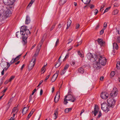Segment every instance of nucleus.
<instances>
[{
  "label": "nucleus",
  "mask_w": 120,
  "mask_h": 120,
  "mask_svg": "<svg viewBox=\"0 0 120 120\" xmlns=\"http://www.w3.org/2000/svg\"><path fill=\"white\" fill-rule=\"evenodd\" d=\"M113 47L114 49L117 50L118 48V45L116 43H114L113 44Z\"/></svg>",
  "instance_id": "nucleus-23"
},
{
  "label": "nucleus",
  "mask_w": 120,
  "mask_h": 120,
  "mask_svg": "<svg viewBox=\"0 0 120 120\" xmlns=\"http://www.w3.org/2000/svg\"><path fill=\"white\" fill-rule=\"evenodd\" d=\"M105 29L104 28H103L101 30V31L100 32V35H102L103 33L104 32V31L105 30Z\"/></svg>",
  "instance_id": "nucleus-46"
},
{
  "label": "nucleus",
  "mask_w": 120,
  "mask_h": 120,
  "mask_svg": "<svg viewBox=\"0 0 120 120\" xmlns=\"http://www.w3.org/2000/svg\"><path fill=\"white\" fill-rule=\"evenodd\" d=\"M51 74V73H49V75H47V76L46 77L45 79V80H44L45 81H46V80L47 79H48L50 75Z\"/></svg>",
  "instance_id": "nucleus-45"
},
{
  "label": "nucleus",
  "mask_w": 120,
  "mask_h": 120,
  "mask_svg": "<svg viewBox=\"0 0 120 120\" xmlns=\"http://www.w3.org/2000/svg\"><path fill=\"white\" fill-rule=\"evenodd\" d=\"M98 12V10L97 9H96L94 10V13L95 15H96Z\"/></svg>",
  "instance_id": "nucleus-53"
},
{
  "label": "nucleus",
  "mask_w": 120,
  "mask_h": 120,
  "mask_svg": "<svg viewBox=\"0 0 120 120\" xmlns=\"http://www.w3.org/2000/svg\"><path fill=\"white\" fill-rule=\"evenodd\" d=\"M35 0H31L30 4L28 5L27 7H31L32 4H33Z\"/></svg>",
  "instance_id": "nucleus-32"
},
{
  "label": "nucleus",
  "mask_w": 120,
  "mask_h": 120,
  "mask_svg": "<svg viewBox=\"0 0 120 120\" xmlns=\"http://www.w3.org/2000/svg\"><path fill=\"white\" fill-rule=\"evenodd\" d=\"M86 56L88 59L91 61V60L93 59V61H94V58H94L93 55L90 53H89L87 54Z\"/></svg>",
  "instance_id": "nucleus-14"
},
{
  "label": "nucleus",
  "mask_w": 120,
  "mask_h": 120,
  "mask_svg": "<svg viewBox=\"0 0 120 120\" xmlns=\"http://www.w3.org/2000/svg\"><path fill=\"white\" fill-rule=\"evenodd\" d=\"M20 105H19V104H18L17 107H15V112H17L19 110V106Z\"/></svg>",
  "instance_id": "nucleus-38"
},
{
  "label": "nucleus",
  "mask_w": 120,
  "mask_h": 120,
  "mask_svg": "<svg viewBox=\"0 0 120 120\" xmlns=\"http://www.w3.org/2000/svg\"><path fill=\"white\" fill-rule=\"evenodd\" d=\"M89 7L91 9H92L94 7V5L91 4L89 6Z\"/></svg>",
  "instance_id": "nucleus-54"
},
{
  "label": "nucleus",
  "mask_w": 120,
  "mask_h": 120,
  "mask_svg": "<svg viewBox=\"0 0 120 120\" xmlns=\"http://www.w3.org/2000/svg\"><path fill=\"white\" fill-rule=\"evenodd\" d=\"M66 70H64V69L62 71H61V75H64L66 72Z\"/></svg>",
  "instance_id": "nucleus-44"
},
{
  "label": "nucleus",
  "mask_w": 120,
  "mask_h": 120,
  "mask_svg": "<svg viewBox=\"0 0 120 120\" xmlns=\"http://www.w3.org/2000/svg\"><path fill=\"white\" fill-rule=\"evenodd\" d=\"M30 17L28 15H27L25 21V24H28L30 23Z\"/></svg>",
  "instance_id": "nucleus-18"
},
{
  "label": "nucleus",
  "mask_w": 120,
  "mask_h": 120,
  "mask_svg": "<svg viewBox=\"0 0 120 120\" xmlns=\"http://www.w3.org/2000/svg\"><path fill=\"white\" fill-rule=\"evenodd\" d=\"M45 65H44L43 67L41 69V71L42 72H43V73H44L45 71Z\"/></svg>",
  "instance_id": "nucleus-43"
},
{
  "label": "nucleus",
  "mask_w": 120,
  "mask_h": 120,
  "mask_svg": "<svg viewBox=\"0 0 120 120\" xmlns=\"http://www.w3.org/2000/svg\"><path fill=\"white\" fill-rule=\"evenodd\" d=\"M107 102L109 106L112 108H113L114 106L116 101L113 99L110 98L107 99Z\"/></svg>",
  "instance_id": "nucleus-5"
},
{
  "label": "nucleus",
  "mask_w": 120,
  "mask_h": 120,
  "mask_svg": "<svg viewBox=\"0 0 120 120\" xmlns=\"http://www.w3.org/2000/svg\"><path fill=\"white\" fill-rule=\"evenodd\" d=\"M32 115L29 113L27 117L26 118V120H28L29 118H30L31 116Z\"/></svg>",
  "instance_id": "nucleus-52"
},
{
  "label": "nucleus",
  "mask_w": 120,
  "mask_h": 120,
  "mask_svg": "<svg viewBox=\"0 0 120 120\" xmlns=\"http://www.w3.org/2000/svg\"><path fill=\"white\" fill-rule=\"evenodd\" d=\"M93 67L95 69H98L100 68V63L98 62H96L95 64H93Z\"/></svg>",
  "instance_id": "nucleus-16"
},
{
  "label": "nucleus",
  "mask_w": 120,
  "mask_h": 120,
  "mask_svg": "<svg viewBox=\"0 0 120 120\" xmlns=\"http://www.w3.org/2000/svg\"><path fill=\"white\" fill-rule=\"evenodd\" d=\"M107 25V24L106 22H104V24L103 28L105 29Z\"/></svg>",
  "instance_id": "nucleus-49"
},
{
  "label": "nucleus",
  "mask_w": 120,
  "mask_h": 120,
  "mask_svg": "<svg viewBox=\"0 0 120 120\" xmlns=\"http://www.w3.org/2000/svg\"><path fill=\"white\" fill-rule=\"evenodd\" d=\"M72 108H67L65 110V113H68L69 112V111H71L72 109Z\"/></svg>",
  "instance_id": "nucleus-28"
},
{
  "label": "nucleus",
  "mask_w": 120,
  "mask_h": 120,
  "mask_svg": "<svg viewBox=\"0 0 120 120\" xmlns=\"http://www.w3.org/2000/svg\"><path fill=\"white\" fill-rule=\"evenodd\" d=\"M15 76H12L10 78L9 80V81L10 82H11L15 78Z\"/></svg>",
  "instance_id": "nucleus-36"
},
{
  "label": "nucleus",
  "mask_w": 120,
  "mask_h": 120,
  "mask_svg": "<svg viewBox=\"0 0 120 120\" xmlns=\"http://www.w3.org/2000/svg\"><path fill=\"white\" fill-rule=\"evenodd\" d=\"M109 106L106 103H103L101 105L102 109L106 112H108L109 110Z\"/></svg>",
  "instance_id": "nucleus-7"
},
{
  "label": "nucleus",
  "mask_w": 120,
  "mask_h": 120,
  "mask_svg": "<svg viewBox=\"0 0 120 120\" xmlns=\"http://www.w3.org/2000/svg\"><path fill=\"white\" fill-rule=\"evenodd\" d=\"M30 32L29 29H27L26 30L25 32L22 35V42L24 45L26 44L27 43L26 39L28 37V34H30Z\"/></svg>",
  "instance_id": "nucleus-4"
},
{
  "label": "nucleus",
  "mask_w": 120,
  "mask_h": 120,
  "mask_svg": "<svg viewBox=\"0 0 120 120\" xmlns=\"http://www.w3.org/2000/svg\"><path fill=\"white\" fill-rule=\"evenodd\" d=\"M16 37L18 38H21L22 36V35L21 34V32H17L15 34Z\"/></svg>",
  "instance_id": "nucleus-22"
},
{
  "label": "nucleus",
  "mask_w": 120,
  "mask_h": 120,
  "mask_svg": "<svg viewBox=\"0 0 120 120\" xmlns=\"http://www.w3.org/2000/svg\"><path fill=\"white\" fill-rule=\"evenodd\" d=\"M95 58L94 61H96L98 59V61L99 63L102 65H105L106 64V59L104 57H102L101 55H95Z\"/></svg>",
  "instance_id": "nucleus-3"
},
{
  "label": "nucleus",
  "mask_w": 120,
  "mask_h": 120,
  "mask_svg": "<svg viewBox=\"0 0 120 120\" xmlns=\"http://www.w3.org/2000/svg\"><path fill=\"white\" fill-rule=\"evenodd\" d=\"M119 5V4L116 3H115L114 4V7H118Z\"/></svg>",
  "instance_id": "nucleus-55"
},
{
  "label": "nucleus",
  "mask_w": 120,
  "mask_h": 120,
  "mask_svg": "<svg viewBox=\"0 0 120 120\" xmlns=\"http://www.w3.org/2000/svg\"><path fill=\"white\" fill-rule=\"evenodd\" d=\"M43 39H42L39 42V45H38L36 52L35 54V55H37L39 53V52L41 49V46L43 43Z\"/></svg>",
  "instance_id": "nucleus-6"
},
{
  "label": "nucleus",
  "mask_w": 120,
  "mask_h": 120,
  "mask_svg": "<svg viewBox=\"0 0 120 120\" xmlns=\"http://www.w3.org/2000/svg\"><path fill=\"white\" fill-rule=\"evenodd\" d=\"M36 91V89L35 88V89H34V90L32 91V95H33L34 94V93Z\"/></svg>",
  "instance_id": "nucleus-58"
},
{
  "label": "nucleus",
  "mask_w": 120,
  "mask_h": 120,
  "mask_svg": "<svg viewBox=\"0 0 120 120\" xmlns=\"http://www.w3.org/2000/svg\"><path fill=\"white\" fill-rule=\"evenodd\" d=\"M105 5V4H104L102 6H101V9H100V11H103L104 9H102L104 7Z\"/></svg>",
  "instance_id": "nucleus-39"
},
{
  "label": "nucleus",
  "mask_w": 120,
  "mask_h": 120,
  "mask_svg": "<svg viewBox=\"0 0 120 120\" xmlns=\"http://www.w3.org/2000/svg\"><path fill=\"white\" fill-rule=\"evenodd\" d=\"M59 73V71H57L53 75L51 79V81H52V82H54L56 80L58 75Z\"/></svg>",
  "instance_id": "nucleus-11"
},
{
  "label": "nucleus",
  "mask_w": 120,
  "mask_h": 120,
  "mask_svg": "<svg viewBox=\"0 0 120 120\" xmlns=\"http://www.w3.org/2000/svg\"><path fill=\"white\" fill-rule=\"evenodd\" d=\"M115 72L114 71H112L110 73L112 77L113 76L115 75Z\"/></svg>",
  "instance_id": "nucleus-47"
},
{
  "label": "nucleus",
  "mask_w": 120,
  "mask_h": 120,
  "mask_svg": "<svg viewBox=\"0 0 120 120\" xmlns=\"http://www.w3.org/2000/svg\"><path fill=\"white\" fill-rule=\"evenodd\" d=\"M76 100V98L74 96L72 95V93L70 92L68 93L67 95L65 96L64 102V104L66 105L68 103L67 101H70L72 102H74Z\"/></svg>",
  "instance_id": "nucleus-2"
},
{
  "label": "nucleus",
  "mask_w": 120,
  "mask_h": 120,
  "mask_svg": "<svg viewBox=\"0 0 120 120\" xmlns=\"http://www.w3.org/2000/svg\"><path fill=\"white\" fill-rule=\"evenodd\" d=\"M1 65L3 68H4V69L6 70L10 66L9 63L8 62L6 63L5 62H1L0 64Z\"/></svg>",
  "instance_id": "nucleus-8"
},
{
  "label": "nucleus",
  "mask_w": 120,
  "mask_h": 120,
  "mask_svg": "<svg viewBox=\"0 0 120 120\" xmlns=\"http://www.w3.org/2000/svg\"><path fill=\"white\" fill-rule=\"evenodd\" d=\"M15 61V58H13L10 63V64H11L14 63Z\"/></svg>",
  "instance_id": "nucleus-40"
},
{
  "label": "nucleus",
  "mask_w": 120,
  "mask_h": 120,
  "mask_svg": "<svg viewBox=\"0 0 120 120\" xmlns=\"http://www.w3.org/2000/svg\"><path fill=\"white\" fill-rule=\"evenodd\" d=\"M69 40V42L67 43V44H69V43H71V41H72V39H70L69 40Z\"/></svg>",
  "instance_id": "nucleus-62"
},
{
  "label": "nucleus",
  "mask_w": 120,
  "mask_h": 120,
  "mask_svg": "<svg viewBox=\"0 0 120 120\" xmlns=\"http://www.w3.org/2000/svg\"><path fill=\"white\" fill-rule=\"evenodd\" d=\"M99 24H98L95 27V29L96 30L99 27Z\"/></svg>",
  "instance_id": "nucleus-59"
},
{
  "label": "nucleus",
  "mask_w": 120,
  "mask_h": 120,
  "mask_svg": "<svg viewBox=\"0 0 120 120\" xmlns=\"http://www.w3.org/2000/svg\"><path fill=\"white\" fill-rule=\"evenodd\" d=\"M100 96L102 99H105L108 98V94L106 92H103L101 94Z\"/></svg>",
  "instance_id": "nucleus-12"
},
{
  "label": "nucleus",
  "mask_w": 120,
  "mask_h": 120,
  "mask_svg": "<svg viewBox=\"0 0 120 120\" xmlns=\"http://www.w3.org/2000/svg\"><path fill=\"white\" fill-rule=\"evenodd\" d=\"M118 10L117 9H115L112 12V14L113 15H115L117 14L119 12Z\"/></svg>",
  "instance_id": "nucleus-27"
},
{
  "label": "nucleus",
  "mask_w": 120,
  "mask_h": 120,
  "mask_svg": "<svg viewBox=\"0 0 120 120\" xmlns=\"http://www.w3.org/2000/svg\"><path fill=\"white\" fill-rule=\"evenodd\" d=\"M69 54V53H67L63 60V61L65 60H66L68 57Z\"/></svg>",
  "instance_id": "nucleus-33"
},
{
  "label": "nucleus",
  "mask_w": 120,
  "mask_h": 120,
  "mask_svg": "<svg viewBox=\"0 0 120 120\" xmlns=\"http://www.w3.org/2000/svg\"><path fill=\"white\" fill-rule=\"evenodd\" d=\"M61 64V62H56V64L55 65V67L56 68H57L59 67L60 65Z\"/></svg>",
  "instance_id": "nucleus-30"
},
{
  "label": "nucleus",
  "mask_w": 120,
  "mask_h": 120,
  "mask_svg": "<svg viewBox=\"0 0 120 120\" xmlns=\"http://www.w3.org/2000/svg\"><path fill=\"white\" fill-rule=\"evenodd\" d=\"M69 66V65L68 64H66L64 69V70H66L68 68Z\"/></svg>",
  "instance_id": "nucleus-42"
},
{
  "label": "nucleus",
  "mask_w": 120,
  "mask_h": 120,
  "mask_svg": "<svg viewBox=\"0 0 120 120\" xmlns=\"http://www.w3.org/2000/svg\"><path fill=\"white\" fill-rule=\"evenodd\" d=\"M43 91L42 89H41L40 90V95H42L43 94Z\"/></svg>",
  "instance_id": "nucleus-60"
},
{
  "label": "nucleus",
  "mask_w": 120,
  "mask_h": 120,
  "mask_svg": "<svg viewBox=\"0 0 120 120\" xmlns=\"http://www.w3.org/2000/svg\"><path fill=\"white\" fill-rule=\"evenodd\" d=\"M80 27V25L78 24H76L75 25V28L76 29H78Z\"/></svg>",
  "instance_id": "nucleus-48"
},
{
  "label": "nucleus",
  "mask_w": 120,
  "mask_h": 120,
  "mask_svg": "<svg viewBox=\"0 0 120 120\" xmlns=\"http://www.w3.org/2000/svg\"><path fill=\"white\" fill-rule=\"evenodd\" d=\"M78 55L79 56H80L82 58H83L84 56L83 54L82 53H81L79 51L78 52Z\"/></svg>",
  "instance_id": "nucleus-31"
},
{
  "label": "nucleus",
  "mask_w": 120,
  "mask_h": 120,
  "mask_svg": "<svg viewBox=\"0 0 120 120\" xmlns=\"http://www.w3.org/2000/svg\"><path fill=\"white\" fill-rule=\"evenodd\" d=\"M101 115V113L100 112H99V115L98 117V118H99Z\"/></svg>",
  "instance_id": "nucleus-61"
},
{
  "label": "nucleus",
  "mask_w": 120,
  "mask_h": 120,
  "mask_svg": "<svg viewBox=\"0 0 120 120\" xmlns=\"http://www.w3.org/2000/svg\"><path fill=\"white\" fill-rule=\"evenodd\" d=\"M97 41L98 43V44L101 46H102L103 45V41L102 39L98 38Z\"/></svg>",
  "instance_id": "nucleus-21"
},
{
  "label": "nucleus",
  "mask_w": 120,
  "mask_h": 120,
  "mask_svg": "<svg viewBox=\"0 0 120 120\" xmlns=\"http://www.w3.org/2000/svg\"><path fill=\"white\" fill-rule=\"evenodd\" d=\"M60 91H58L57 92L56 95L54 98V101L55 102H57L58 101L60 98Z\"/></svg>",
  "instance_id": "nucleus-13"
},
{
  "label": "nucleus",
  "mask_w": 120,
  "mask_h": 120,
  "mask_svg": "<svg viewBox=\"0 0 120 120\" xmlns=\"http://www.w3.org/2000/svg\"><path fill=\"white\" fill-rule=\"evenodd\" d=\"M120 38L119 37H117V42L118 43H120Z\"/></svg>",
  "instance_id": "nucleus-51"
},
{
  "label": "nucleus",
  "mask_w": 120,
  "mask_h": 120,
  "mask_svg": "<svg viewBox=\"0 0 120 120\" xmlns=\"http://www.w3.org/2000/svg\"><path fill=\"white\" fill-rule=\"evenodd\" d=\"M84 109H83L81 111L80 114V116H81L83 112H84Z\"/></svg>",
  "instance_id": "nucleus-63"
},
{
  "label": "nucleus",
  "mask_w": 120,
  "mask_h": 120,
  "mask_svg": "<svg viewBox=\"0 0 120 120\" xmlns=\"http://www.w3.org/2000/svg\"><path fill=\"white\" fill-rule=\"evenodd\" d=\"M21 55L22 54L18 56L15 57V61L18 60L20 59Z\"/></svg>",
  "instance_id": "nucleus-41"
},
{
  "label": "nucleus",
  "mask_w": 120,
  "mask_h": 120,
  "mask_svg": "<svg viewBox=\"0 0 120 120\" xmlns=\"http://www.w3.org/2000/svg\"><path fill=\"white\" fill-rule=\"evenodd\" d=\"M29 109V107H25L22 109V112L23 114L26 113Z\"/></svg>",
  "instance_id": "nucleus-19"
},
{
  "label": "nucleus",
  "mask_w": 120,
  "mask_h": 120,
  "mask_svg": "<svg viewBox=\"0 0 120 120\" xmlns=\"http://www.w3.org/2000/svg\"><path fill=\"white\" fill-rule=\"evenodd\" d=\"M12 111H13L12 112V113H13V117H11L10 119L8 120H15L14 117L15 115V114L14 113V112L15 111V107L14 108L12 109Z\"/></svg>",
  "instance_id": "nucleus-24"
},
{
  "label": "nucleus",
  "mask_w": 120,
  "mask_h": 120,
  "mask_svg": "<svg viewBox=\"0 0 120 120\" xmlns=\"http://www.w3.org/2000/svg\"><path fill=\"white\" fill-rule=\"evenodd\" d=\"M111 7H109L107 8L104 11V12L103 13V14H104L105 13V12H108L109 10L111 8Z\"/></svg>",
  "instance_id": "nucleus-34"
},
{
  "label": "nucleus",
  "mask_w": 120,
  "mask_h": 120,
  "mask_svg": "<svg viewBox=\"0 0 120 120\" xmlns=\"http://www.w3.org/2000/svg\"><path fill=\"white\" fill-rule=\"evenodd\" d=\"M53 118L54 119H56L57 118L58 115V112L57 110H56L54 111V113L53 114Z\"/></svg>",
  "instance_id": "nucleus-20"
},
{
  "label": "nucleus",
  "mask_w": 120,
  "mask_h": 120,
  "mask_svg": "<svg viewBox=\"0 0 120 120\" xmlns=\"http://www.w3.org/2000/svg\"><path fill=\"white\" fill-rule=\"evenodd\" d=\"M59 42V39H57L56 43L55 46H56L58 44Z\"/></svg>",
  "instance_id": "nucleus-50"
},
{
  "label": "nucleus",
  "mask_w": 120,
  "mask_h": 120,
  "mask_svg": "<svg viewBox=\"0 0 120 120\" xmlns=\"http://www.w3.org/2000/svg\"><path fill=\"white\" fill-rule=\"evenodd\" d=\"M99 110L98 106L97 105H95V106L94 108V111H92V113L94 114L95 116L96 114L98 113Z\"/></svg>",
  "instance_id": "nucleus-15"
},
{
  "label": "nucleus",
  "mask_w": 120,
  "mask_h": 120,
  "mask_svg": "<svg viewBox=\"0 0 120 120\" xmlns=\"http://www.w3.org/2000/svg\"><path fill=\"white\" fill-rule=\"evenodd\" d=\"M55 25H54L52 26L50 29V31H52L55 28Z\"/></svg>",
  "instance_id": "nucleus-57"
},
{
  "label": "nucleus",
  "mask_w": 120,
  "mask_h": 120,
  "mask_svg": "<svg viewBox=\"0 0 120 120\" xmlns=\"http://www.w3.org/2000/svg\"><path fill=\"white\" fill-rule=\"evenodd\" d=\"M71 22V20L70 19L68 20L67 25L70 26Z\"/></svg>",
  "instance_id": "nucleus-37"
},
{
  "label": "nucleus",
  "mask_w": 120,
  "mask_h": 120,
  "mask_svg": "<svg viewBox=\"0 0 120 120\" xmlns=\"http://www.w3.org/2000/svg\"><path fill=\"white\" fill-rule=\"evenodd\" d=\"M15 0H3L5 5L0 11V18L2 20H4L8 17L11 14L9 8H12V5Z\"/></svg>",
  "instance_id": "nucleus-1"
},
{
  "label": "nucleus",
  "mask_w": 120,
  "mask_h": 120,
  "mask_svg": "<svg viewBox=\"0 0 120 120\" xmlns=\"http://www.w3.org/2000/svg\"><path fill=\"white\" fill-rule=\"evenodd\" d=\"M82 0L85 4H89L90 1V0Z\"/></svg>",
  "instance_id": "nucleus-29"
},
{
  "label": "nucleus",
  "mask_w": 120,
  "mask_h": 120,
  "mask_svg": "<svg viewBox=\"0 0 120 120\" xmlns=\"http://www.w3.org/2000/svg\"><path fill=\"white\" fill-rule=\"evenodd\" d=\"M84 69L82 68H80L78 69V71L79 72L81 73H82L84 72Z\"/></svg>",
  "instance_id": "nucleus-26"
},
{
  "label": "nucleus",
  "mask_w": 120,
  "mask_h": 120,
  "mask_svg": "<svg viewBox=\"0 0 120 120\" xmlns=\"http://www.w3.org/2000/svg\"><path fill=\"white\" fill-rule=\"evenodd\" d=\"M67 0H60L59 4L60 5H63L66 2Z\"/></svg>",
  "instance_id": "nucleus-25"
},
{
  "label": "nucleus",
  "mask_w": 120,
  "mask_h": 120,
  "mask_svg": "<svg viewBox=\"0 0 120 120\" xmlns=\"http://www.w3.org/2000/svg\"><path fill=\"white\" fill-rule=\"evenodd\" d=\"M9 82H10L9 81V80H7L6 81H5L4 82V83L6 84H7Z\"/></svg>",
  "instance_id": "nucleus-64"
},
{
  "label": "nucleus",
  "mask_w": 120,
  "mask_h": 120,
  "mask_svg": "<svg viewBox=\"0 0 120 120\" xmlns=\"http://www.w3.org/2000/svg\"><path fill=\"white\" fill-rule=\"evenodd\" d=\"M32 95L31 94L30 96L29 97V102H30L32 100Z\"/></svg>",
  "instance_id": "nucleus-56"
},
{
  "label": "nucleus",
  "mask_w": 120,
  "mask_h": 120,
  "mask_svg": "<svg viewBox=\"0 0 120 120\" xmlns=\"http://www.w3.org/2000/svg\"><path fill=\"white\" fill-rule=\"evenodd\" d=\"M116 29L117 30V32H118V33L119 34H120V26L118 27H117L116 28Z\"/></svg>",
  "instance_id": "nucleus-35"
},
{
  "label": "nucleus",
  "mask_w": 120,
  "mask_h": 120,
  "mask_svg": "<svg viewBox=\"0 0 120 120\" xmlns=\"http://www.w3.org/2000/svg\"><path fill=\"white\" fill-rule=\"evenodd\" d=\"M35 59L34 60H32L30 62V64L28 66L29 70H31L32 69L35 64Z\"/></svg>",
  "instance_id": "nucleus-9"
},
{
  "label": "nucleus",
  "mask_w": 120,
  "mask_h": 120,
  "mask_svg": "<svg viewBox=\"0 0 120 120\" xmlns=\"http://www.w3.org/2000/svg\"><path fill=\"white\" fill-rule=\"evenodd\" d=\"M118 91L117 89L116 88H115V90L114 88L113 90L112 91V92L110 94V95L111 97L112 98H114L117 96L118 93Z\"/></svg>",
  "instance_id": "nucleus-10"
},
{
  "label": "nucleus",
  "mask_w": 120,
  "mask_h": 120,
  "mask_svg": "<svg viewBox=\"0 0 120 120\" xmlns=\"http://www.w3.org/2000/svg\"><path fill=\"white\" fill-rule=\"evenodd\" d=\"M27 27L24 26H22L21 27V28H20V31L21 32V34L22 35L26 31V30L27 29Z\"/></svg>",
  "instance_id": "nucleus-17"
}]
</instances>
